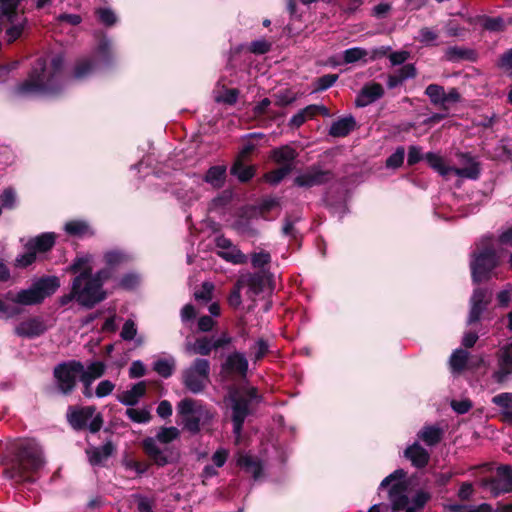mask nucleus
<instances>
[{
	"mask_svg": "<svg viewBox=\"0 0 512 512\" xmlns=\"http://www.w3.org/2000/svg\"><path fill=\"white\" fill-rule=\"evenodd\" d=\"M64 67V57L57 54L52 57L48 66L44 57H39L33 63L27 78L17 83L10 91L13 99H24L38 95H59L63 90L61 74Z\"/></svg>",
	"mask_w": 512,
	"mask_h": 512,
	"instance_id": "f257e3e1",
	"label": "nucleus"
},
{
	"mask_svg": "<svg viewBox=\"0 0 512 512\" xmlns=\"http://www.w3.org/2000/svg\"><path fill=\"white\" fill-rule=\"evenodd\" d=\"M115 269L107 266L93 273V268H87L81 275L71 280L70 292L59 297L60 306H66L75 301L81 307L90 310L103 302L108 294L103 286L112 279Z\"/></svg>",
	"mask_w": 512,
	"mask_h": 512,
	"instance_id": "f03ea898",
	"label": "nucleus"
},
{
	"mask_svg": "<svg viewBox=\"0 0 512 512\" xmlns=\"http://www.w3.org/2000/svg\"><path fill=\"white\" fill-rule=\"evenodd\" d=\"M43 465L40 447L31 440H23L15 445L11 466L6 473L16 483H34L36 479L33 474Z\"/></svg>",
	"mask_w": 512,
	"mask_h": 512,
	"instance_id": "7ed1b4c3",
	"label": "nucleus"
},
{
	"mask_svg": "<svg viewBox=\"0 0 512 512\" xmlns=\"http://www.w3.org/2000/svg\"><path fill=\"white\" fill-rule=\"evenodd\" d=\"M261 396L256 387L230 385L225 402L231 409L233 433L239 437L243 432L246 418L253 413V403H259Z\"/></svg>",
	"mask_w": 512,
	"mask_h": 512,
	"instance_id": "20e7f679",
	"label": "nucleus"
},
{
	"mask_svg": "<svg viewBox=\"0 0 512 512\" xmlns=\"http://www.w3.org/2000/svg\"><path fill=\"white\" fill-rule=\"evenodd\" d=\"M177 414L183 429L195 435L202 427L211 425L215 411L192 398H184L177 404Z\"/></svg>",
	"mask_w": 512,
	"mask_h": 512,
	"instance_id": "39448f33",
	"label": "nucleus"
},
{
	"mask_svg": "<svg viewBox=\"0 0 512 512\" xmlns=\"http://www.w3.org/2000/svg\"><path fill=\"white\" fill-rule=\"evenodd\" d=\"M470 256L472 283L479 285L489 281L494 275V270L500 265V258L493 245L477 246Z\"/></svg>",
	"mask_w": 512,
	"mask_h": 512,
	"instance_id": "423d86ee",
	"label": "nucleus"
},
{
	"mask_svg": "<svg viewBox=\"0 0 512 512\" xmlns=\"http://www.w3.org/2000/svg\"><path fill=\"white\" fill-rule=\"evenodd\" d=\"M96 412L95 406L70 405L67 409L66 419L75 431L88 429L91 433L99 432L103 426L104 419L101 413Z\"/></svg>",
	"mask_w": 512,
	"mask_h": 512,
	"instance_id": "0eeeda50",
	"label": "nucleus"
},
{
	"mask_svg": "<svg viewBox=\"0 0 512 512\" xmlns=\"http://www.w3.org/2000/svg\"><path fill=\"white\" fill-rule=\"evenodd\" d=\"M80 372H82V362L79 360H68L58 363L53 368V379L57 391L64 395H71L76 386Z\"/></svg>",
	"mask_w": 512,
	"mask_h": 512,
	"instance_id": "6e6552de",
	"label": "nucleus"
},
{
	"mask_svg": "<svg viewBox=\"0 0 512 512\" xmlns=\"http://www.w3.org/2000/svg\"><path fill=\"white\" fill-rule=\"evenodd\" d=\"M209 382L210 362L207 359L196 358L182 373L183 385L193 394L203 392Z\"/></svg>",
	"mask_w": 512,
	"mask_h": 512,
	"instance_id": "1a4fd4ad",
	"label": "nucleus"
},
{
	"mask_svg": "<svg viewBox=\"0 0 512 512\" xmlns=\"http://www.w3.org/2000/svg\"><path fill=\"white\" fill-rule=\"evenodd\" d=\"M336 178V174L331 169H324L320 163H314L306 170L297 175L293 180V185L299 188L310 189L314 186L326 185Z\"/></svg>",
	"mask_w": 512,
	"mask_h": 512,
	"instance_id": "9d476101",
	"label": "nucleus"
},
{
	"mask_svg": "<svg viewBox=\"0 0 512 512\" xmlns=\"http://www.w3.org/2000/svg\"><path fill=\"white\" fill-rule=\"evenodd\" d=\"M480 486L488 490L496 498L502 494L512 492V467L510 465H500L492 476L484 477L480 480Z\"/></svg>",
	"mask_w": 512,
	"mask_h": 512,
	"instance_id": "9b49d317",
	"label": "nucleus"
},
{
	"mask_svg": "<svg viewBox=\"0 0 512 512\" xmlns=\"http://www.w3.org/2000/svg\"><path fill=\"white\" fill-rule=\"evenodd\" d=\"M141 448L153 465L164 467L177 461L178 455L169 447L161 448L156 439L146 437L141 441Z\"/></svg>",
	"mask_w": 512,
	"mask_h": 512,
	"instance_id": "f8f14e48",
	"label": "nucleus"
},
{
	"mask_svg": "<svg viewBox=\"0 0 512 512\" xmlns=\"http://www.w3.org/2000/svg\"><path fill=\"white\" fill-rule=\"evenodd\" d=\"M493 299V292L489 288L477 287L473 290L469 300V313L466 320L468 326L474 325L481 320L482 314L488 309Z\"/></svg>",
	"mask_w": 512,
	"mask_h": 512,
	"instance_id": "ddd939ff",
	"label": "nucleus"
},
{
	"mask_svg": "<svg viewBox=\"0 0 512 512\" xmlns=\"http://www.w3.org/2000/svg\"><path fill=\"white\" fill-rule=\"evenodd\" d=\"M249 362L246 356L238 351L230 353L220 366V377L223 380L235 378L245 379L248 374Z\"/></svg>",
	"mask_w": 512,
	"mask_h": 512,
	"instance_id": "4468645a",
	"label": "nucleus"
},
{
	"mask_svg": "<svg viewBox=\"0 0 512 512\" xmlns=\"http://www.w3.org/2000/svg\"><path fill=\"white\" fill-rule=\"evenodd\" d=\"M461 167H452V173L471 180H477L481 174L480 162L469 152H459L456 154Z\"/></svg>",
	"mask_w": 512,
	"mask_h": 512,
	"instance_id": "2eb2a0df",
	"label": "nucleus"
},
{
	"mask_svg": "<svg viewBox=\"0 0 512 512\" xmlns=\"http://www.w3.org/2000/svg\"><path fill=\"white\" fill-rule=\"evenodd\" d=\"M46 330L47 327L43 319L39 316H35L20 322L15 327L14 332L19 337L31 339L43 335Z\"/></svg>",
	"mask_w": 512,
	"mask_h": 512,
	"instance_id": "dca6fc26",
	"label": "nucleus"
},
{
	"mask_svg": "<svg viewBox=\"0 0 512 512\" xmlns=\"http://www.w3.org/2000/svg\"><path fill=\"white\" fill-rule=\"evenodd\" d=\"M385 94L383 86L375 81H370L363 85L361 90L356 96V107H366L371 103L382 98Z\"/></svg>",
	"mask_w": 512,
	"mask_h": 512,
	"instance_id": "f3484780",
	"label": "nucleus"
},
{
	"mask_svg": "<svg viewBox=\"0 0 512 512\" xmlns=\"http://www.w3.org/2000/svg\"><path fill=\"white\" fill-rule=\"evenodd\" d=\"M498 370L494 371L492 378L496 383L502 384L512 374V342L499 351Z\"/></svg>",
	"mask_w": 512,
	"mask_h": 512,
	"instance_id": "a211bd4d",
	"label": "nucleus"
},
{
	"mask_svg": "<svg viewBox=\"0 0 512 512\" xmlns=\"http://www.w3.org/2000/svg\"><path fill=\"white\" fill-rule=\"evenodd\" d=\"M407 490L408 483L406 481H398L389 487L388 498L394 512L404 510L408 506L410 500L406 494Z\"/></svg>",
	"mask_w": 512,
	"mask_h": 512,
	"instance_id": "6ab92c4d",
	"label": "nucleus"
},
{
	"mask_svg": "<svg viewBox=\"0 0 512 512\" xmlns=\"http://www.w3.org/2000/svg\"><path fill=\"white\" fill-rule=\"evenodd\" d=\"M42 303L60 288V279L57 276H42L31 284Z\"/></svg>",
	"mask_w": 512,
	"mask_h": 512,
	"instance_id": "aec40b11",
	"label": "nucleus"
},
{
	"mask_svg": "<svg viewBox=\"0 0 512 512\" xmlns=\"http://www.w3.org/2000/svg\"><path fill=\"white\" fill-rule=\"evenodd\" d=\"M302 220L300 213H286L283 218V226L281 232L284 236L290 238V241L301 246L303 234L296 228V224Z\"/></svg>",
	"mask_w": 512,
	"mask_h": 512,
	"instance_id": "412c9836",
	"label": "nucleus"
},
{
	"mask_svg": "<svg viewBox=\"0 0 512 512\" xmlns=\"http://www.w3.org/2000/svg\"><path fill=\"white\" fill-rule=\"evenodd\" d=\"M56 234L53 232H45L30 238L25 244V249L33 250L34 253L49 252L55 245Z\"/></svg>",
	"mask_w": 512,
	"mask_h": 512,
	"instance_id": "4be33fe9",
	"label": "nucleus"
},
{
	"mask_svg": "<svg viewBox=\"0 0 512 512\" xmlns=\"http://www.w3.org/2000/svg\"><path fill=\"white\" fill-rule=\"evenodd\" d=\"M404 456L411 461L412 466L418 469L426 467L430 460L429 452L417 442L404 450Z\"/></svg>",
	"mask_w": 512,
	"mask_h": 512,
	"instance_id": "5701e85b",
	"label": "nucleus"
},
{
	"mask_svg": "<svg viewBox=\"0 0 512 512\" xmlns=\"http://www.w3.org/2000/svg\"><path fill=\"white\" fill-rule=\"evenodd\" d=\"M297 157L298 152L290 145H282L274 148L270 153L272 161L281 166L289 165L292 168V171L295 168V160Z\"/></svg>",
	"mask_w": 512,
	"mask_h": 512,
	"instance_id": "b1692460",
	"label": "nucleus"
},
{
	"mask_svg": "<svg viewBox=\"0 0 512 512\" xmlns=\"http://www.w3.org/2000/svg\"><path fill=\"white\" fill-rule=\"evenodd\" d=\"M236 464L246 473L251 474L257 480L263 471L261 461L249 454H239Z\"/></svg>",
	"mask_w": 512,
	"mask_h": 512,
	"instance_id": "393cba45",
	"label": "nucleus"
},
{
	"mask_svg": "<svg viewBox=\"0 0 512 512\" xmlns=\"http://www.w3.org/2000/svg\"><path fill=\"white\" fill-rule=\"evenodd\" d=\"M356 126V120L352 115L342 117L332 123L329 129V135L336 138L346 137Z\"/></svg>",
	"mask_w": 512,
	"mask_h": 512,
	"instance_id": "a878e982",
	"label": "nucleus"
},
{
	"mask_svg": "<svg viewBox=\"0 0 512 512\" xmlns=\"http://www.w3.org/2000/svg\"><path fill=\"white\" fill-rule=\"evenodd\" d=\"M146 388L145 381L135 383L131 389L122 392V394L118 396V400L126 406H135L140 398L146 394Z\"/></svg>",
	"mask_w": 512,
	"mask_h": 512,
	"instance_id": "bb28decb",
	"label": "nucleus"
},
{
	"mask_svg": "<svg viewBox=\"0 0 512 512\" xmlns=\"http://www.w3.org/2000/svg\"><path fill=\"white\" fill-rule=\"evenodd\" d=\"M9 26L5 30V41L7 44H12L20 39L28 25V19L23 16L21 18L14 17L12 22H7Z\"/></svg>",
	"mask_w": 512,
	"mask_h": 512,
	"instance_id": "cd10ccee",
	"label": "nucleus"
},
{
	"mask_svg": "<svg viewBox=\"0 0 512 512\" xmlns=\"http://www.w3.org/2000/svg\"><path fill=\"white\" fill-rule=\"evenodd\" d=\"M227 177V167L225 165L211 166L203 176V181L215 189L224 186Z\"/></svg>",
	"mask_w": 512,
	"mask_h": 512,
	"instance_id": "c85d7f7f",
	"label": "nucleus"
},
{
	"mask_svg": "<svg viewBox=\"0 0 512 512\" xmlns=\"http://www.w3.org/2000/svg\"><path fill=\"white\" fill-rule=\"evenodd\" d=\"M255 172V166L245 164V160L242 159H235L230 168L231 175L241 183L249 182L254 177Z\"/></svg>",
	"mask_w": 512,
	"mask_h": 512,
	"instance_id": "c756f323",
	"label": "nucleus"
},
{
	"mask_svg": "<svg viewBox=\"0 0 512 512\" xmlns=\"http://www.w3.org/2000/svg\"><path fill=\"white\" fill-rule=\"evenodd\" d=\"M97 62L92 57H84L77 59L72 72L75 80H83L87 78L95 69Z\"/></svg>",
	"mask_w": 512,
	"mask_h": 512,
	"instance_id": "7c9ffc66",
	"label": "nucleus"
},
{
	"mask_svg": "<svg viewBox=\"0 0 512 512\" xmlns=\"http://www.w3.org/2000/svg\"><path fill=\"white\" fill-rule=\"evenodd\" d=\"M65 232L74 237H92L94 236V230L90 225L83 220H72L65 224Z\"/></svg>",
	"mask_w": 512,
	"mask_h": 512,
	"instance_id": "2f4dec72",
	"label": "nucleus"
},
{
	"mask_svg": "<svg viewBox=\"0 0 512 512\" xmlns=\"http://www.w3.org/2000/svg\"><path fill=\"white\" fill-rule=\"evenodd\" d=\"M96 57L99 63L104 66H111L113 64L114 55L111 41L103 36L96 48Z\"/></svg>",
	"mask_w": 512,
	"mask_h": 512,
	"instance_id": "473e14b6",
	"label": "nucleus"
},
{
	"mask_svg": "<svg viewBox=\"0 0 512 512\" xmlns=\"http://www.w3.org/2000/svg\"><path fill=\"white\" fill-rule=\"evenodd\" d=\"M445 58L450 62H459L462 60L467 61H475L476 60V52L473 49L453 46L447 48L445 51Z\"/></svg>",
	"mask_w": 512,
	"mask_h": 512,
	"instance_id": "72a5a7b5",
	"label": "nucleus"
},
{
	"mask_svg": "<svg viewBox=\"0 0 512 512\" xmlns=\"http://www.w3.org/2000/svg\"><path fill=\"white\" fill-rule=\"evenodd\" d=\"M443 430L437 426H424L418 433V437L428 446L439 444L443 437Z\"/></svg>",
	"mask_w": 512,
	"mask_h": 512,
	"instance_id": "f704fd0d",
	"label": "nucleus"
},
{
	"mask_svg": "<svg viewBox=\"0 0 512 512\" xmlns=\"http://www.w3.org/2000/svg\"><path fill=\"white\" fill-rule=\"evenodd\" d=\"M424 160H426L427 164L432 169L437 171L443 177H447L452 173V166L446 165L443 158L434 152L426 153L424 155Z\"/></svg>",
	"mask_w": 512,
	"mask_h": 512,
	"instance_id": "c9c22d12",
	"label": "nucleus"
},
{
	"mask_svg": "<svg viewBox=\"0 0 512 512\" xmlns=\"http://www.w3.org/2000/svg\"><path fill=\"white\" fill-rule=\"evenodd\" d=\"M115 450V447L111 441L106 442L104 445L98 448H94L89 456V461L92 465H99L103 460L109 458Z\"/></svg>",
	"mask_w": 512,
	"mask_h": 512,
	"instance_id": "e433bc0d",
	"label": "nucleus"
},
{
	"mask_svg": "<svg viewBox=\"0 0 512 512\" xmlns=\"http://www.w3.org/2000/svg\"><path fill=\"white\" fill-rule=\"evenodd\" d=\"M292 172V168L289 165H283L279 168L273 169L266 172L263 175V180L271 186H277Z\"/></svg>",
	"mask_w": 512,
	"mask_h": 512,
	"instance_id": "4c0bfd02",
	"label": "nucleus"
},
{
	"mask_svg": "<svg viewBox=\"0 0 512 512\" xmlns=\"http://www.w3.org/2000/svg\"><path fill=\"white\" fill-rule=\"evenodd\" d=\"M243 281L255 295H258L264 291L266 276L263 272L250 273Z\"/></svg>",
	"mask_w": 512,
	"mask_h": 512,
	"instance_id": "58836bf2",
	"label": "nucleus"
},
{
	"mask_svg": "<svg viewBox=\"0 0 512 512\" xmlns=\"http://www.w3.org/2000/svg\"><path fill=\"white\" fill-rule=\"evenodd\" d=\"M175 360L171 359H158L153 363V370L161 377L167 379L171 377L175 371Z\"/></svg>",
	"mask_w": 512,
	"mask_h": 512,
	"instance_id": "ea45409f",
	"label": "nucleus"
},
{
	"mask_svg": "<svg viewBox=\"0 0 512 512\" xmlns=\"http://www.w3.org/2000/svg\"><path fill=\"white\" fill-rule=\"evenodd\" d=\"M22 0H0V12L7 22H12L18 16V8Z\"/></svg>",
	"mask_w": 512,
	"mask_h": 512,
	"instance_id": "a19ab883",
	"label": "nucleus"
},
{
	"mask_svg": "<svg viewBox=\"0 0 512 512\" xmlns=\"http://www.w3.org/2000/svg\"><path fill=\"white\" fill-rule=\"evenodd\" d=\"M18 306H32L41 304L33 286L31 285L27 289H21L18 291Z\"/></svg>",
	"mask_w": 512,
	"mask_h": 512,
	"instance_id": "79ce46f5",
	"label": "nucleus"
},
{
	"mask_svg": "<svg viewBox=\"0 0 512 512\" xmlns=\"http://www.w3.org/2000/svg\"><path fill=\"white\" fill-rule=\"evenodd\" d=\"M87 268H93L90 256L76 257L66 268V271L75 276L81 275Z\"/></svg>",
	"mask_w": 512,
	"mask_h": 512,
	"instance_id": "37998d69",
	"label": "nucleus"
},
{
	"mask_svg": "<svg viewBox=\"0 0 512 512\" xmlns=\"http://www.w3.org/2000/svg\"><path fill=\"white\" fill-rule=\"evenodd\" d=\"M180 436V432L178 428L171 426V427H161L159 431L157 432L156 436L154 437L156 439V442H159L161 444H169L173 442L174 440L178 439Z\"/></svg>",
	"mask_w": 512,
	"mask_h": 512,
	"instance_id": "c03bdc74",
	"label": "nucleus"
},
{
	"mask_svg": "<svg viewBox=\"0 0 512 512\" xmlns=\"http://www.w3.org/2000/svg\"><path fill=\"white\" fill-rule=\"evenodd\" d=\"M468 352L463 349H456L450 357V366L453 371L461 372L466 368Z\"/></svg>",
	"mask_w": 512,
	"mask_h": 512,
	"instance_id": "a18cd8bd",
	"label": "nucleus"
},
{
	"mask_svg": "<svg viewBox=\"0 0 512 512\" xmlns=\"http://www.w3.org/2000/svg\"><path fill=\"white\" fill-rule=\"evenodd\" d=\"M106 366L101 361H95L92 362L90 365L85 368L84 364L82 363V372L80 374H83L87 376L88 378L95 381L96 379L102 377L105 373Z\"/></svg>",
	"mask_w": 512,
	"mask_h": 512,
	"instance_id": "49530a36",
	"label": "nucleus"
},
{
	"mask_svg": "<svg viewBox=\"0 0 512 512\" xmlns=\"http://www.w3.org/2000/svg\"><path fill=\"white\" fill-rule=\"evenodd\" d=\"M218 255L222 259L233 264H245L248 260L247 256L235 246L230 248L229 251L218 252Z\"/></svg>",
	"mask_w": 512,
	"mask_h": 512,
	"instance_id": "de8ad7c7",
	"label": "nucleus"
},
{
	"mask_svg": "<svg viewBox=\"0 0 512 512\" xmlns=\"http://www.w3.org/2000/svg\"><path fill=\"white\" fill-rule=\"evenodd\" d=\"M276 207H280V201L277 198L263 199L257 207H253L254 211H258V215L264 220H269L268 213Z\"/></svg>",
	"mask_w": 512,
	"mask_h": 512,
	"instance_id": "09e8293b",
	"label": "nucleus"
},
{
	"mask_svg": "<svg viewBox=\"0 0 512 512\" xmlns=\"http://www.w3.org/2000/svg\"><path fill=\"white\" fill-rule=\"evenodd\" d=\"M23 308L0 299V318L13 319L23 313Z\"/></svg>",
	"mask_w": 512,
	"mask_h": 512,
	"instance_id": "8fccbe9b",
	"label": "nucleus"
},
{
	"mask_svg": "<svg viewBox=\"0 0 512 512\" xmlns=\"http://www.w3.org/2000/svg\"><path fill=\"white\" fill-rule=\"evenodd\" d=\"M496 65L512 79V48L507 49L499 56Z\"/></svg>",
	"mask_w": 512,
	"mask_h": 512,
	"instance_id": "3c124183",
	"label": "nucleus"
},
{
	"mask_svg": "<svg viewBox=\"0 0 512 512\" xmlns=\"http://www.w3.org/2000/svg\"><path fill=\"white\" fill-rule=\"evenodd\" d=\"M425 94L434 105H443L444 87L438 84H430L425 89Z\"/></svg>",
	"mask_w": 512,
	"mask_h": 512,
	"instance_id": "603ef678",
	"label": "nucleus"
},
{
	"mask_svg": "<svg viewBox=\"0 0 512 512\" xmlns=\"http://www.w3.org/2000/svg\"><path fill=\"white\" fill-rule=\"evenodd\" d=\"M405 158V148L403 146H399L396 148L395 152L392 153L385 162V165L389 169H397L400 168L404 163Z\"/></svg>",
	"mask_w": 512,
	"mask_h": 512,
	"instance_id": "864d4df0",
	"label": "nucleus"
},
{
	"mask_svg": "<svg viewBox=\"0 0 512 512\" xmlns=\"http://www.w3.org/2000/svg\"><path fill=\"white\" fill-rule=\"evenodd\" d=\"M368 55V52L360 47L346 49L343 52V61L346 64L355 63Z\"/></svg>",
	"mask_w": 512,
	"mask_h": 512,
	"instance_id": "5fc2aeb1",
	"label": "nucleus"
},
{
	"mask_svg": "<svg viewBox=\"0 0 512 512\" xmlns=\"http://www.w3.org/2000/svg\"><path fill=\"white\" fill-rule=\"evenodd\" d=\"M193 352L201 356L210 355L213 348V344L208 337L197 338L192 346Z\"/></svg>",
	"mask_w": 512,
	"mask_h": 512,
	"instance_id": "6e6d98bb",
	"label": "nucleus"
},
{
	"mask_svg": "<svg viewBox=\"0 0 512 512\" xmlns=\"http://www.w3.org/2000/svg\"><path fill=\"white\" fill-rule=\"evenodd\" d=\"M104 262L114 269L127 260L126 255L118 250H110L104 254Z\"/></svg>",
	"mask_w": 512,
	"mask_h": 512,
	"instance_id": "4d7b16f0",
	"label": "nucleus"
},
{
	"mask_svg": "<svg viewBox=\"0 0 512 512\" xmlns=\"http://www.w3.org/2000/svg\"><path fill=\"white\" fill-rule=\"evenodd\" d=\"M214 289L215 286L212 282H203L201 288L194 292L195 300L203 301L205 303L209 302L212 299Z\"/></svg>",
	"mask_w": 512,
	"mask_h": 512,
	"instance_id": "13d9d810",
	"label": "nucleus"
},
{
	"mask_svg": "<svg viewBox=\"0 0 512 512\" xmlns=\"http://www.w3.org/2000/svg\"><path fill=\"white\" fill-rule=\"evenodd\" d=\"M338 74H325L318 77L314 82L315 91H325L332 87L338 80Z\"/></svg>",
	"mask_w": 512,
	"mask_h": 512,
	"instance_id": "bf43d9fd",
	"label": "nucleus"
},
{
	"mask_svg": "<svg viewBox=\"0 0 512 512\" xmlns=\"http://www.w3.org/2000/svg\"><path fill=\"white\" fill-rule=\"evenodd\" d=\"M126 415L135 423H148L151 420V414L146 409L128 408Z\"/></svg>",
	"mask_w": 512,
	"mask_h": 512,
	"instance_id": "052dcab7",
	"label": "nucleus"
},
{
	"mask_svg": "<svg viewBox=\"0 0 512 512\" xmlns=\"http://www.w3.org/2000/svg\"><path fill=\"white\" fill-rule=\"evenodd\" d=\"M406 476L407 472L405 470L401 468L396 469L381 481L379 489L381 490L390 487L393 483H396L398 481H406Z\"/></svg>",
	"mask_w": 512,
	"mask_h": 512,
	"instance_id": "680f3d73",
	"label": "nucleus"
},
{
	"mask_svg": "<svg viewBox=\"0 0 512 512\" xmlns=\"http://www.w3.org/2000/svg\"><path fill=\"white\" fill-rule=\"evenodd\" d=\"M36 254L33 250L26 249V252L18 255L14 261V266L16 268H27L32 265L36 261Z\"/></svg>",
	"mask_w": 512,
	"mask_h": 512,
	"instance_id": "e2e57ef3",
	"label": "nucleus"
},
{
	"mask_svg": "<svg viewBox=\"0 0 512 512\" xmlns=\"http://www.w3.org/2000/svg\"><path fill=\"white\" fill-rule=\"evenodd\" d=\"M431 498L432 495L430 492L420 489L412 497L411 506L421 511L423 510L425 505L431 500Z\"/></svg>",
	"mask_w": 512,
	"mask_h": 512,
	"instance_id": "0e129e2a",
	"label": "nucleus"
},
{
	"mask_svg": "<svg viewBox=\"0 0 512 512\" xmlns=\"http://www.w3.org/2000/svg\"><path fill=\"white\" fill-rule=\"evenodd\" d=\"M1 208L13 209L16 203V193L13 188H5L0 194Z\"/></svg>",
	"mask_w": 512,
	"mask_h": 512,
	"instance_id": "69168bd1",
	"label": "nucleus"
},
{
	"mask_svg": "<svg viewBox=\"0 0 512 512\" xmlns=\"http://www.w3.org/2000/svg\"><path fill=\"white\" fill-rule=\"evenodd\" d=\"M272 48L271 42L260 39L252 41L249 45V51L255 55H263L268 53Z\"/></svg>",
	"mask_w": 512,
	"mask_h": 512,
	"instance_id": "338daca9",
	"label": "nucleus"
},
{
	"mask_svg": "<svg viewBox=\"0 0 512 512\" xmlns=\"http://www.w3.org/2000/svg\"><path fill=\"white\" fill-rule=\"evenodd\" d=\"M492 403L504 410H509L512 408V393L503 392L497 394L492 398Z\"/></svg>",
	"mask_w": 512,
	"mask_h": 512,
	"instance_id": "774afa93",
	"label": "nucleus"
}]
</instances>
